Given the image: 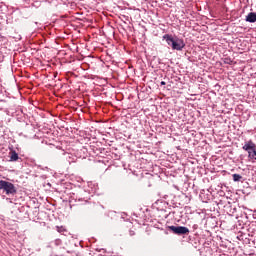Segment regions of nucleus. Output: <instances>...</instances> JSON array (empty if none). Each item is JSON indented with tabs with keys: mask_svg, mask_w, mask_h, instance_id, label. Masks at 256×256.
<instances>
[{
	"mask_svg": "<svg viewBox=\"0 0 256 256\" xmlns=\"http://www.w3.org/2000/svg\"><path fill=\"white\" fill-rule=\"evenodd\" d=\"M167 45L173 49V51H183L185 49V41L180 38H173L172 35L166 34L163 36Z\"/></svg>",
	"mask_w": 256,
	"mask_h": 256,
	"instance_id": "f257e3e1",
	"label": "nucleus"
},
{
	"mask_svg": "<svg viewBox=\"0 0 256 256\" xmlns=\"http://www.w3.org/2000/svg\"><path fill=\"white\" fill-rule=\"evenodd\" d=\"M255 147L256 145H255V142H253V140L246 141L242 147L243 151L248 152V159H250V161H256Z\"/></svg>",
	"mask_w": 256,
	"mask_h": 256,
	"instance_id": "f03ea898",
	"label": "nucleus"
},
{
	"mask_svg": "<svg viewBox=\"0 0 256 256\" xmlns=\"http://www.w3.org/2000/svg\"><path fill=\"white\" fill-rule=\"evenodd\" d=\"M0 191H3L6 195H15L17 188H15V185L11 182L0 180Z\"/></svg>",
	"mask_w": 256,
	"mask_h": 256,
	"instance_id": "7ed1b4c3",
	"label": "nucleus"
},
{
	"mask_svg": "<svg viewBox=\"0 0 256 256\" xmlns=\"http://www.w3.org/2000/svg\"><path fill=\"white\" fill-rule=\"evenodd\" d=\"M168 229L173 231L176 235H187L189 234V228L185 226H169Z\"/></svg>",
	"mask_w": 256,
	"mask_h": 256,
	"instance_id": "20e7f679",
	"label": "nucleus"
},
{
	"mask_svg": "<svg viewBox=\"0 0 256 256\" xmlns=\"http://www.w3.org/2000/svg\"><path fill=\"white\" fill-rule=\"evenodd\" d=\"M246 21L248 23H255L256 21V13L250 12L247 16H246Z\"/></svg>",
	"mask_w": 256,
	"mask_h": 256,
	"instance_id": "39448f33",
	"label": "nucleus"
},
{
	"mask_svg": "<svg viewBox=\"0 0 256 256\" xmlns=\"http://www.w3.org/2000/svg\"><path fill=\"white\" fill-rule=\"evenodd\" d=\"M10 161H18L19 160V154L15 150H12L10 153Z\"/></svg>",
	"mask_w": 256,
	"mask_h": 256,
	"instance_id": "423d86ee",
	"label": "nucleus"
},
{
	"mask_svg": "<svg viewBox=\"0 0 256 256\" xmlns=\"http://www.w3.org/2000/svg\"><path fill=\"white\" fill-rule=\"evenodd\" d=\"M233 181L237 182V181H241V179H243V176L240 174H233Z\"/></svg>",
	"mask_w": 256,
	"mask_h": 256,
	"instance_id": "0eeeda50",
	"label": "nucleus"
},
{
	"mask_svg": "<svg viewBox=\"0 0 256 256\" xmlns=\"http://www.w3.org/2000/svg\"><path fill=\"white\" fill-rule=\"evenodd\" d=\"M56 229H57V232H58V233H63V231H65V229L63 228V226H61V227L57 226Z\"/></svg>",
	"mask_w": 256,
	"mask_h": 256,
	"instance_id": "6e6552de",
	"label": "nucleus"
},
{
	"mask_svg": "<svg viewBox=\"0 0 256 256\" xmlns=\"http://www.w3.org/2000/svg\"><path fill=\"white\" fill-rule=\"evenodd\" d=\"M160 85H165V81H162V82L160 83Z\"/></svg>",
	"mask_w": 256,
	"mask_h": 256,
	"instance_id": "1a4fd4ad",
	"label": "nucleus"
}]
</instances>
